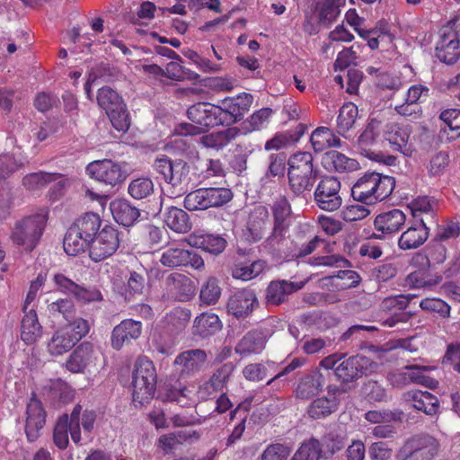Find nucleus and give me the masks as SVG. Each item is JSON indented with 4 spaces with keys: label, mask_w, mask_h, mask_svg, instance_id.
<instances>
[{
    "label": "nucleus",
    "mask_w": 460,
    "mask_h": 460,
    "mask_svg": "<svg viewBox=\"0 0 460 460\" xmlns=\"http://www.w3.org/2000/svg\"><path fill=\"white\" fill-rule=\"evenodd\" d=\"M221 328V321L216 314L202 313L194 321L193 334L207 338L216 334Z\"/></svg>",
    "instance_id": "36"
},
{
    "label": "nucleus",
    "mask_w": 460,
    "mask_h": 460,
    "mask_svg": "<svg viewBox=\"0 0 460 460\" xmlns=\"http://www.w3.org/2000/svg\"><path fill=\"white\" fill-rule=\"evenodd\" d=\"M96 359L97 352L93 344L84 341L69 355L66 361V367L72 373H82L86 367L95 365Z\"/></svg>",
    "instance_id": "24"
},
{
    "label": "nucleus",
    "mask_w": 460,
    "mask_h": 460,
    "mask_svg": "<svg viewBox=\"0 0 460 460\" xmlns=\"http://www.w3.org/2000/svg\"><path fill=\"white\" fill-rule=\"evenodd\" d=\"M272 114L273 111L270 108H261L256 111L242 123L239 128L241 135H248L253 131L267 128Z\"/></svg>",
    "instance_id": "44"
},
{
    "label": "nucleus",
    "mask_w": 460,
    "mask_h": 460,
    "mask_svg": "<svg viewBox=\"0 0 460 460\" xmlns=\"http://www.w3.org/2000/svg\"><path fill=\"white\" fill-rule=\"evenodd\" d=\"M303 282H292L286 279L272 280L265 289L266 305L276 306L285 303L288 296L303 288Z\"/></svg>",
    "instance_id": "21"
},
{
    "label": "nucleus",
    "mask_w": 460,
    "mask_h": 460,
    "mask_svg": "<svg viewBox=\"0 0 460 460\" xmlns=\"http://www.w3.org/2000/svg\"><path fill=\"white\" fill-rule=\"evenodd\" d=\"M25 432L29 441L33 442L40 437L46 421V413L40 400L33 395L26 408Z\"/></svg>",
    "instance_id": "23"
},
{
    "label": "nucleus",
    "mask_w": 460,
    "mask_h": 460,
    "mask_svg": "<svg viewBox=\"0 0 460 460\" xmlns=\"http://www.w3.org/2000/svg\"><path fill=\"white\" fill-rule=\"evenodd\" d=\"M113 128L119 132L129 128L130 121L125 103L106 112Z\"/></svg>",
    "instance_id": "58"
},
{
    "label": "nucleus",
    "mask_w": 460,
    "mask_h": 460,
    "mask_svg": "<svg viewBox=\"0 0 460 460\" xmlns=\"http://www.w3.org/2000/svg\"><path fill=\"white\" fill-rule=\"evenodd\" d=\"M252 102L253 96L247 93L220 101L218 109L221 112L222 125H231L242 120L244 114L250 110Z\"/></svg>",
    "instance_id": "16"
},
{
    "label": "nucleus",
    "mask_w": 460,
    "mask_h": 460,
    "mask_svg": "<svg viewBox=\"0 0 460 460\" xmlns=\"http://www.w3.org/2000/svg\"><path fill=\"white\" fill-rule=\"evenodd\" d=\"M414 218H424L429 223H436V212L438 208V200L428 196H420L408 205Z\"/></svg>",
    "instance_id": "35"
},
{
    "label": "nucleus",
    "mask_w": 460,
    "mask_h": 460,
    "mask_svg": "<svg viewBox=\"0 0 460 460\" xmlns=\"http://www.w3.org/2000/svg\"><path fill=\"white\" fill-rule=\"evenodd\" d=\"M128 192L134 199H147L154 194L155 185L150 178L139 177L129 182Z\"/></svg>",
    "instance_id": "51"
},
{
    "label": "nucleus",
    "mask_w": 460,
    "mask_h": 460,
    "mask_svg": "<svg viewBox=\"0 0 460 460\" xmlns=\"http://www.w3.org/2000/svg\"><path fill=\"white\" fill-rule=\"evenodd\" d=\"M332 284L338 289H348L357 287L361 278L355 270H346L338 271L337 275L332 276Z\"/></svg>",
    "instance_id": "56"
},
{
    "label": "nucleus",
    "mask_w": 460,
    "mask_h": 460,
    "mask_svg": "<svg viewBox=\"0 0 460 460\" xmlns=\"http://www.w3.org/2000/svg\"><path fill=\"white\" fill-rule=\"evenodd\" d=\"M60 173H49L44 172H33L23 177L22 183L30 190L45 187L48 183L59 179Z\"/></svg>",
    "instance_id": "53"
},
{
    "label": "nucleus",
    "mask_w": 460,
    "mask_h": 460,
    "mask_svg": "<svg viewBox=\"0 0 460 460\" xmlns=\"http://www.w3.org/2000/svg\"><path fill=\"white\" fill-rule=\"evenodd\" d=\"M316 205L325 211H335L341 208V182L333 176H325L318 183L314 190Z\"/></svg>",
    "instance_id": "12"
},
{
    "label": "nucleus",
    "mask_w": 460,
    "mask_h": 460,
    "mask_svg": "<svg viewBox=\"0 0 460 460\" xmlns=\"http://www.w3.org/2000/svg\"><path fill=\"white\" fill-rule=\"evenodd\" d=\"M372 172H367L362 175L352 186L351 195L357 201L365 205H372Z\"/></svg>",
    "instance_id": "47"
},
{
    "label": "nucleus",
    "mask_w": 460,
    "mask_h": 460,
    "mask_svg": "<svg viewBox=\"0 0 460 460\" xmlns=\"http://www.w3.org/2000/svg\"><path fill=\"white\" fill-rule=\"evenodd\" d=\"M379 133L380 122L377 119H371L358 137L357 141L358 147L366 156L370 157L374 155V152L371 151V146L376 142Z\"/></svg>",
    "instance_id": "46"
},
{
    "label": "nucleus",
    "mask_w": 460,
    "mask_h": 460,
    "mask_svg": "<svg viewBox=\"0 0 460 460\" xmlns=\"http://www.w3.org/2000/svg\"><path fill=\"white\" fill-rule=\"evenodd\" d=\"M435 51L436 57L447 65H453L459 59L460 40L452 27L446 26L440 30Z\"/></svg>",
    "instance_id": "17"
},
{
    "label": "nucleus",
    "mask_w": 460,
    "mask_h": 460,
    "mask_svg": "<svg viewBox=\"0 0 460 460\" xmlns=\"http://www.w3.org/2000/svg\"><path fill=\"white\" fill-rule=\"evenodd\" d=\"M323 453L321 442L312 438L300 445L290 460H320Z\"/></svg>",
    "instance_id": "49"
},
{
    "label": "nucleus",
    "mask_w": 460,
    "mask_h": 460,
    "mask_svg": "<svg viewBox=\"0 0 460 460\" xmlns=\"http://www.w3.org/2000/svg\"><path fill=\"white\" fill-rule=\"evenodd\" d=\"M101 226L100 216L93 212H88L77 218L71 226L79 232V234L88 239V242H91L101 231Z\"/></svg>",
    "instance_id": "37"
},
{
    "label": "nucleus",
    "mask_w": 460,
    "mask_h": 460,
    "mask_svg": "<svg viewBox=\"0 0 460 460\" xmlns=\"http://www.w3.org/2000/svg\"><path fill=\"white\" fill-rule=\"evenodd\" d=\"M63 327L69 329V334L75 340L76 343L86 336L90 331L89 322L82 317L75 316Z\"/></svg>",
    "instance_id": "63"
},
{
    "label": "nucleus",
    "mask_w": 460,
    "mask_h": 460,
    "mask_svg": "<svg viewBox=\"0 0 460 460\" xmlns=\"http://www.w3.org/2000/svg\"><path fill=\"white\" fill-rule=\"evenodd\" d=\"M439 118L446 124L445 132L452 133V138L460 137V110H446L441 112Z\"/></svg>",
    "instance_id": "57"
},
{
    "label": "nucleus",
    "mask_w": 460,
    "mask_h": 460,
    "mask_svg": "<svg viewBox=\"0 0 460 460\" xmlns=\"http://www.w3.org/2000/svg\"><path fill=\"white\" fill-rule=\"evenodd\" d=\"M154 170L163 176L164 180L171 185L170 197H178L185 192L182 183L187 181L190 172L188 164L183 160L172 161L166 155L156 157L153 164Z\"/></svg>",
    "instance_id": "4"
},
{
    "label": "nucleus",
    "mask_w": 460,
    "mask_h": 460,
    "mask_svg": "<svg viewBox=\"0 0 460 460\" xmlns=\"http://www.w3.org/2000/svg\"><path fill=\"white\" fill-rule=\"evenodd\" d=\"M160 263L167 268L190 266L195 270L204 268V261L194 251H189L180 247L177 243L169 244L161 253Z\"/></svg>",
    "instance_id": "10"
},
{
    "label": "nucleus",
    "mask_w": 460,
    "mask_h": 460,
    "mask_svg": "<svg viewBox=\"0 0 460 460\" xmlns=\"http://www.w3.org/2000/svg\"><path fill=\"white\" fill-rule=\"evenodd\" d=\"M376 363L365 356H352L342 358L336 367V376L343 383L356 381L374 372Z\"/></svg>",
    "instance_id": "9"
},
{
    "label": "nucleus",
    "mask_w": 460,
    "mask_h": 460,
    "mask_svg": "<svg viewBox=\"0 0 460 460\" xmlns=\"http://www.w3.org/2000/svg\"><path fill=\"white\" fill-rule=\"evenodd\" d=\"M429 237V228L425 218H420L419 225L411 226L404 231L399 240L398 245L402 250L416 249L422 245Z\"/></svg>",
    "instance_id": "32"
},
{
    "label": "nucleus",
    "mask_w": 460,
    "mask_h": 460,
    "mask_svg": "<svg viewBox=\"0 0 460 460\" xmlns=\"http://www.w3.org/2000/svg\"><path fill=\"white\" fill-rule=\"evenodd\" d=\"M85 171L92 179L111 187L123 182L127 178L121 166L111 159L93 161L86 166Z\"/></svg>",
    "instance_id": "13"
},
{
    "label": "nucleus",
    "mask_w": 460,
    "mask_h": 460,
    "mask_svg": "<svg viewBox=\"0 0 460 460\" xmlns=\"http://www.w3.org/2000/svg\"><path fill=\"white\" fill-rule=\"evenodd\" d=\"M81 410L82 406L76 404L70 417L65 414L58 420L53 431V440L55 445L60 449H65L68 445V432L75 444L80 442L81 430L79 429V420Z\"/></svg>",
    "instance_id": "11"
},
{
    "label": "nucleus",
    "mask_w": 460,
    "mask_h": 460,
    "mask_svg": "<svg viewBox=\"0 0 460 460\" xmlns=\"http://www.w3.org/2000/svg\"><path fill=\"white\" fill-rule=\"evenodd\" d=\"M384 137L388 141L390 147L396 152L409 156L411 154V145L409 143L411 127L409 124L396 122L387 123L384 129Z\"/></svg>",
    "instance_id": "20"
},
{
    "label": "nucleus",
    "mask_w": 460,
    "mask_h": 460,
    "mask_svg": "<svg viewBox=\"0 0 460 460\" xmlns=\"http://www.w3.org/2000/svg\"><path fill=\"white\" fill-rule=\"evenodd\" d=\"M208 359L207 352L201 349H188L181 352L174 359V366L181 378L193 376L205 366Z\"/></svg>",
    "instance_id": "19"
},
{
    "label": "nucleus",
    "mask_w": 460,
    "mask_h": 460,
    "mask_svg": "<svg viewBox=\"0 0 460 460\" xmlns=\"http://www.w3.org/2000/svg\"><path fill=\"white\" fill-rule=\"evenodd\" d=\"M259 306V301L253 289L243 288L234 291L228 297L227 313L236 318H245Z\"/></svg>",
    "instance_id": "18"
},
{
    "label": "nucleus",
    "mask_w": 460,
    "mask_h": 460,
    "mask_svg": "<svg viewBox=\"0 0 460 460\" xmlns=\"http://www.w3.org/2000/svg\"><path fill=\"white\" fill-rule=\"evenodd\" d=\"M313 161V155L309 152L294 154L288 159L289 189L296 196L310 192L317 179L318 171Z\"/></svg>",
    "instance_id": "1"
},
{
    "label": "nucleus",
    "mask_w": 460,
    "mask_h": 460,
    "mask_svg": "<svg viewBox=\"0 0 460 460\" xmlns=\"http://www.w3.org/2000/svg\"><path fill=\"white\" fill-rule=\"evenodd\" d=\"M271 212L273 226L265 242L268 245L274 247L283 240L289 226L292 208L288 199L285 196L277 198L271 205Z\"/></svg>",
    "instance_id": "8"
},
{
    "label": "nucleus",
    "mask_w": 460,
    "mask_h": 460,
    "mask_svg": "<svg viewBox=\"0 0 460 460\" xmlns=\"http://www.w3.org/2000/svg\"><path fill=\"white\" fill-rule=\"evenodd\" d=\"M340 400L337 397L322 396L313 401L307 408L312 419H323L338 410Z\"/></svg>",
    "instance_id": "42"
},
{
    "label": "nucleus",
    "mask_w": 460,
    "mask_h": 460,
    "mask_svg": "<svg viewBox=\"0 0 460 460\" xmlns=\"http://www.w3.org/2000/svg\"><path fill=\"white\" fill-rule=\"evenodd\" d=\"M323 164L328 170H333L338 172L355 171L358 167V163L338 151H328L324 154Z\"/></svg>",
    "instance_id": "38"
},
{
    "label": "nucleus",
    "mask_w": 460,
    "mask_h": 460,
    "mask_svg": "<svg viewBox=\"0 0 460 460\" xmlns=\"http://www.w3.org/2000/svg\"><path fill=\"white\" fill-rule=\"evenodd\" d=\"M239 136H242L239 127H230L202 136L199 138V143L205 148L220 151L226 147L232 141L235 140Z\"/></svg>",
    "instance_id": "28"
},
{
    "label": "nucleus",
    "mask_w": 460,
    "mask_h": 460,
    "mask_svg": "<svg viewBox=\"0 0 460 460\" xmlns=\"http://www.w3.org/2000/svg\"><path fill=\"white\" fill-rule=\"evenodd\" d=\"M405 221V214L398 208H394L376 216L374 225L377 232L383 234H392L401 230Z\"/></svg>",
    "instance_id": "29"
},
{
    "label": "nucleus",
    "mask_w": 460,
    "mask_h": 460,
    "mask_svg": "<svg viewBox=\"0 0 460 460\" xmlns=\"http://www.w3.org/2000/svg\"><path fill=\"white\" fill-rule=\"evenodd\" d=\"M97 102L106 112L124 103L119 93L109 86H103L98 90Z\"/></svg>",
    "instance_id": "54"
},
{
    "label": "nucleus",
    "mask_w": 460,
    "mask_h": 460,
    "mask_svg": "<svg viewBox=\"0 0 460 460\" xmlns=\"http://www.w3.org/2000/svg\"><path fill=\"white\" fill-rule=\"evenodd\" d=\"M326 383V376L319 369L313 370L301 376L295 389L297 399L308 401L322 392Z\"/></svg>",
    "instance_id": "22"
},
{
    "label": "nucleus",
    "mask_w": 460,
    "mask_h": 460,
    "mask_svg": "<svg viewBox=\"0 0 460 460\" xmlns=\"http://www.w3.org/2000/svg\"><path fill=\"white\" fill-rule=\"evenodd\" d=\"M48 310L52 315H62L66 322H70L76 314L75 305L69 298H60L50 303Z\"/></svg>",
    "instance_id": "55"
},
{
    "label": "nucleus",
    "mask_w": 460,
    "mask_h": 460,
    "mask_svg": "<svg viewBox=\"0 0 460 460\" xmlns=\"http://www.w3.org/2000/svg\"><path fill=\"white\" fill-rule=\"evenodd\" d=\"M164 222L175 233L185 234L191 229L189 215L183 209L173 206L165 213Z\"/></svg>",
    "instance_id": "43"
},
{
    "label": "nucleus",
    "mask_w": 460,
    "mask_h": 460,
    "mask_svg": "<svg viewBox=\"0 0 460 460\" xmlns=\"http://www.w3.org/2000/svg\"><path fill=\"white\" fill-rule=\"evenodd\" d=\"M267 342L265 334L259 330L248 332L236 344L234 351L241 357L260 354Z\"/></svg>",
    "instance_id": "31"
},
{
    "label": "nucleus",
    "mask_w": 460,
    "mask_h": 460,
    "mask_svg": "<svg viewBox=\"0 0 460 460\" xmlns=\"http://www.w3.org/2000/svg\"><path fill=\"white\" fill-rule=\"evenodd\" d=\"M221 292L219 280L215 277H209L201 286L199 299L207 305H216L221 296Z\"/></svg>",
    "instance_id": "52"
},
{
    "label": "nucleus",
    "mask_w": 460,
    "mask_h": 460,
    "mask_svg": "<svg viewBox=\"0 0 460 460\" xmlns=\"http://www.w3.org/2000/svg\"><path fill=\"white\" fill-rule=\"evenodd\" d=\"M42 335V326L39 323L38 315L34 309L24 311L21 322V339L28 344L35 343Z\"/></svg>",
    "instance_id": "34"
},
{
    "label": "nucleus",
    "mask_w": 460,
    "mask_h": 460,
    "mask_svg": "<svg viewBox=\"0 0 460 460\" xmlns=\"http://www.w3.org/2000/svg\"><path fill=\"white\" fill-rule=\"evenodd\" d=\"M421 309L438 314L443 318L450 316V306L439 298H425L420 303Z\"/></svg>",
    "instance_id": "62"
},
{
    "label": "nucleus",
    "mask_w": 460,
    "mask_h": 460,
    "mask_svg": "<svg viewBox=\"0 0 460 460\" xmlns=\"http://www.w3.org/2000/svg\"><path fill=\"white\" fill-rule=\"evenodd\" d=\"M358 114V107L352 102L344 103L340 109L337 118V134L349 138V131L353 128Z\"/></svg>",
    "instance_id": "41"
},
{
    "label": "nucleus",
    "mask_w": 460,
    "mask_h": 460,
    "mask_svg": "<svg viewBox=\"0 0 460 460\" xmlns=\"http://www.w3.org/2000/svg\"><path fill=\"white\" fill-rule=\"evenodd\" d=\"M157 375L154 363L146 357H139L132 374V398L135 402L144 404L155 395Z\"/></svg>",
    "instance_id": "2"
},
{
    "label": "nucleus",
    "mask_w": 460,
    "mask_h": 460,
    "mask_svg": "<svg viewBox=\"0 0 460 460\" xmlns=\"http://www.w3.org/2000/svg\"><path fill=\"white\" fill-rule=\"evenodd\" d=\"M226 244V242L224 238L212 234L201 236L196 243V245H199L202 250L214 254L222 252Z\"/></svg>",
    "instance_id": "59"
},
{
    "label": "nucleus",
    "mask_w": 460,
    "mask_h": 460,
    "mask_svg": "<svg viewBox=\"0 0 460 460\" xmlns=\"http://www.w3.org/2000/svg\"><path fill=\"white\" fill-rule=\"evenodd\" d=\"M232 198L233 192L227 188H200L185 196L184 207L190 211L206 210L222 207Z\"/></svg>",
    "instance_id": "5"
},
{
    "label": "nucleus",
    "mask_w": 460,
    "mask_h": 460,
    "mask_svg": "<svg viewBox=\"0 0 460 460\" xmlns=\"http://www.w3.org/2000/svg\"><path fill=\"white\" fill-rule=\"evenodd\" d=\"M372 205L388 198L394 187L395 180L392 176L384 175L379 172H372Z\"/></svg>",
    "instance_id": "40"
},
{
    "label": "nucleus",
    "mask_w": 460,
    "mask_h": 460,
    "mask_svg": "<svg viewBox=\"0 0 460 460\" xmlns=\"http://www.w3.org/2000/svg\"><path fill=\"white\" fill-rule=\"evenodd\" d=\"M405 402L427 415H435L439 408L438 399L429 392L411 390L402 395Z\"/></svg>",
    "instance_id": "27"
},
{
    "label": "nucleus",
    "mask_w": 460,
    "mask_h": 460,
    "mask_svg": "<svg viewBox=\"0 0 460 460\" xmlns=\"http://www.w3.org/2000/svg\"><path fill=\"white\" fill-rule=\"evenodd\" d=\"M119 244L118 230L105 225L90 242L89 256L93 261H101L111 256L117 251Z\"/></svg>",
    "instance_id": "14"
},
{
    "label": "nucleus",
    "mask_w": 460,
    "mask_h": 460,
    "mask_svg": "<svg viewBox=\"0 0 460 460\" xmlns=\"http://www.w3.org/2000/svg\"><path fill=\"white\" fill-rule=\"evenodd\" d=\"M75 344V340L69 334V329L60 327L53 333L47 349L51 355L59 356L69 351Z\"/></svg>",
    "instance_id": "39"
},
{
    "label": "nucleus",
    "mask_w": 460,
    "mask_h": 460,
    "mask_svg": "<svg viewBox=\"0 0 460 460\" xmlns=\"http://www.w3.org/2000/svg\"><path fill=\"white\" fill-rule=\"evenodd\" d=\"M291 447L285 444L273 443L269 445L261 454V460H287Z\"/></svg>",
    "instance_id": "60"
},
{
    "label": "nucleus",
    "mask_w": 460,
    "mask_h": 460,
    "mask_svg": "<svg viewBox=\"0 0 460 460\" xmlns=\"http://www.w3.org/2000/svg\"><path fill=\"white\" fill-rule=\"evenodd\" d=\"M47 218L44 215L37 214L17 222L12 232L14 243L31 251L40 239Z\"/></svg>",
    "instance_id": "6"
},
{
    "label": "nucleus",
    "mask_w": 460,
    "mask_h": 460,
    "mask_svg": "<svg viewBox=\"0 0 460 460\" xmlns=\"http://www.w3.org/2000/svg\"><path fill=\"white\" fill-rule=\"evenodd\" d=\"M438 450V442L431 436H417L405 442L396 454L397 460H431Z\"/></svg>",
    "instance_id": "7"
},
{
    "label": "nucleus",
    "mask_w": 460,
    "mask_h": 460,
    "mask_svg": "<svg viewBox=\"0 0 460 460\" xmlns=\"http://www.w3.org/2000/svg\"><path fill=\"white\" fill-rule=\"evenodd\" d=\"M310 142L315 153H321L328 148L343 146L340 136L330 128L318 127L311 134Z\"/></svg>",
    "instance_id": "33"
},
{
    "label": "nucleus",
    "mask_w": 460,
    "mask_h": 460,
    "mask_svg": "<svg viewBox=\"0 0 460 460\" xmlns=\"http://www.w3.org/2000/svg\"><path fill=\"white\" fill-rule=\"evenodd\" d=\"M164 296L167 299L187 302L191 300L196 294V286L188 276L172 272L164 280Z\"/></svg>",
    "instance_id": "15"
},
{
    "label": "nucleus",
    "mask_w": 460,
    "mask_h": 460,
    "mask_svg": "<svg viewBox=\"0 0 460 460\" xmlns=\"http://www.w3.org/2000/svg\"><path fill=\"white\" fill-rule=\"evenodd\" d=\"M114 220L123 226H131L140 217L139 209L126 199H116L110 203Z\"/></svg>",
    "instance_id": "30"
},
{
    "label": "nucleus",
    "mask_w": 460,
    "mask_h": 460,
    "mask_svg": "<svg viewBox=\"0 0 460 460\" xmlns=\"http://www.w3.org/2000/svg\"><path fill=\"white\" fill-rule=\"evenodd\" d=\"M265 267L266 262L261 260L254 261L251 263H237L232 269V276L234 279L247 281L260 275Z\"/></svg>",
    "instance_id": "50"
},
{
    "label": "nucleus",
    "mask_w": 460,
    "mask_h": 460,
    "mask_svg": "<svg viewBox=\"0 0 460 460\" xmlns=\"http://www.w3.org/2000/svg\"><path fill=\"white\" fill-rule=\"evenodd\" d=\"M191 317L190 311L181 307L174 308L167 316L168 323L172 329L180 332L189 323Z\"/></svg>",
    "instance_id": "61"
},
{
    "label": "nucleus",
    "mask_w": 460,
    "mask_h": 460,
    "mask_svg": "<svg viewBox=\"0 0 460 460\" xmlns=\"http://www.w3.org/2000/svg\"><path fill=\"white\" fill-rule=\"evenodd\" d=\"M63 247L67 255L76 256L83 252L86 247L90 248V242L70 226L65 234Z\"/></svg>",
    "instance_id": "48"
},
{
    "label": "nucleus",
    "mask_w": 460,
    "mask_h": 460,
    "mask_svg": "<svg viewBox=\"0 0 460 460\" xmlns=\"http://www.w3.org/2000/svg\"><path fill=\"white\" fill-rule=\"evenodd\" d=\"M270 225V212L265 206L260 205L251 209L246 227L253 242H258L264 236Z\"/></svg>",
    "instance_id": "26"
},
{
    "label": "nucleus",
    "mask_w": 460,
    "mask_h": 460,
    "mask_svg": "<svg viewBox=\"0 0 460 460\" xmlns=\"http://www.w3.org/2000/svg\"><path fill=\"white\" fill-rule=\"evenodd\" d=\"M405 369L410 384L421 385L430 389L438 387V382L427 375L428 372L435 369L434 367L412 364L405 366Z\"/></svg>",
    "instance_id": "45"
},
{
    "label": "nucleus",
    "mask_w": 460,
    "mask_h": 460,
    "mask_svg": "<svg viewBox=\"0 0 460 460\" xmlns=\"http://www.w3.org/2000/svg\"><path fill=\"white\" fill-rule=\"evenodd\" d=\"M244 378L252 382H260L267 377L268 368L262 363H251L243 369Z\"/></svg>",
    "instance_id": "64"
},
{
    "label": "nucleus",
    "mask_w": 460,
    "mask_h": 460,
    "mask_svg": "<svg viewBox=\"0 0 460 460\" xmlns=\"http://www.w3.org/2000/svg\"><path fill=\"white\" fill-rule=\"evenodd\" d=\"M187 116L192 124H182L179 135L196 136L203 133L208 128H214L222 125L221 112L218 105L209 102H197L191 105L187 111Z\"/></svg>",
    "instance_id": "3"
},
{
    "label": "nucleus",
    "mask_w": 460,
    "mask_h": 460,
    "mask_svg": "<svg viewBox=\"0 0 460 460\" xmlns=\"http://www.w3.org/2000/svg\"><path fill=\"white\" fill-rule=\"evenodd\" d=\"M142 332V323L133 319L123 320L116 325L111 332V346L119 350L124 345L129 344L133 340L139 338Z\"/></svg>",
    "instance_id": "25"
}]
</instances>
